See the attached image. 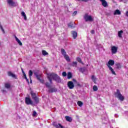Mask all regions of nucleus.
<instances>
[{
  "label": "nucleus",
  "mask_w": 128,
  "mask_h": 128,
  "mask_svg": "<svg viewBox=\"0 0 128 128\" xmlns=\"http://www.w3.org/2000/svg\"><path fill=\"white\" fill-rule=\"evenodd\" d=\"M61 53L64 56H66V50H64V49H61Z\"/></svg>",
  "instance_id": "6ab92c4d"
},
{
  "label": "nucleus",
  "mask_w": 128,
  "mask_h": 128,
  "mask_svg": "<svg viewBox=\"0 0 128 128\" xmlns=\"http://www.w3.org/2000/svg\"><path fill=\"white\" fill-rule=\"evenodd\" d=\"M115 116H116V118H118V116H116V114H115Z\"/></svg>",
  "instance_id": "79ce46f5"
},
{
  "label": "nucleus",
  "mask_w": 128,
  "mask_h": 128,
  "mask_svg": "<svg viewBox=\"0 0 128 128\" xmlns=\"http://www.w3.org/2000/svg\"><path fill=\"white\" fill-rule=\"evenodd\" d=\"M68 86L70 90H72V88H74V82L72 81H70L68 82Z\"/></svg>",
  "instance_id": "1a4fd4ad"
},
{
  "label": "nucleus",
  "mask_w": 128,
  "mask_h": 128,
  "mask_svg": "<svg viewBox=\"0 0 128 128\" xmlns=\"http://www.w3.org/2000/svg\"><path fill=\"white\" fill-rule=\"evenodd\" d=\"M48 92H56V90H54V88H51L49 89Z\"/></svg>",
  "instance_id": "c756f323"
},
{
  "label": "nucleus",
  "mask_w": 128,
  "mask_h": 128,
  "mask_svg": "<svg viewBox=\"0 0 128 128\" xmlns=\"http://www.w3.org/2000/svg\"><path fill=\"white\" fill-rule=\"evenodd\" d=\"M33 100H34L36 104H38V97H36L34 98H33Z\"/></svg>",
  "instance_id": "a878e982"
},
{
  "label": "nucleus",
  "mask_w": 128,
  "mask_h": 128,
  "mask_svg": "<svg viewBox=\"0 0 128 128\" xmlns=\"http://www.w3.org/2000/svg\"><path fill=\"white\" fill-rule=\"evenodd\" d=\"M2 92H4V90H2Z\"/></svg>",
  "instance_id": "37998d69"
},
{
  "label": "nucleus",
  "mask_w": 128,
  "mask_h": 128,
  "mask_svg": "<svg viewBox=\"0 0 128 128\" xmlns=\"http://www.w3.org/2000/svg\"><path fill=\"white\" fill-rule=\"evenodd\" d=\"M22 72L23 74H25V73H24V70H22Z\"/></svg>",
  "instance_id": "a19ab883"
},
{
  "label": "nucleus",
  "mask_w": 128,
  "mask_h": 128,
  "mask_svg": "<svg viewBox=\"0 0 128 128\" xmlns=\"http://www.w3.org/2000/svg\"><path fill=\"white\" fill-rule=\"evenodd\" d=\"M72 37L74 38V39L76 38L78 36V33L76 32L72 31Z\"/></svg>",
  "instance_id": "f8f14e48"
},
{
  "label": "nucleus",
  "mask_w": 128,
  "mask_h": 128,
  "mask_svg": "<svg viewBox=\"0 0 128 128\" xmlns=\"http://www.w3.org/2000/svg\"><path fill=\"white\" fill-rule=\"evenodd\" d=\"M62 76H66V72H64L62 73Z\"/></svg>",
  "instance_id": "72a5a7b5"
},
{
  "label": "nucleus",
  "mask_w": 128,
  "mask_h": 128,
  "mask_svg": "<svg viewBox=\"0 0 128 128\" xmlns=\"http://www.w3.org/2000/svg\"><path fill=\"white\" fill-rule=\"evenodd\" d=\"M124 34V31H122V30L119 31L118 32V36L119 38H122V34Z\"/></svg>",
  "instance_id": "4468645a"
},
{
  "label": "nucleus",
  "mask_w": 128,
  "mask_h": 128,
  "mask_svg": "<svg viewBox=\"0 0 128 128\" xmlns=\"http://www.w3.org/2000/svg\"><path fill=\"white\" fill-rule=\"evenodd\" d=\"M68 26H70V24H68Z\"/></svg>",
  "instance_id": "a18cd8bd"
},
{
  "label": "nucleus",
  "mask_w": 128,
  "mask_h": 128,
  "mask_svg": "<svg viewBox=\"0 0 128 128\" xmlns=\"http://www.w3.org/2000/svg\"><path fill=\"white\" fill-rule=\"evenodd\" d=\"M111 52L112 54H116V52H118V47L116 46H112L111 47Z\"/></svg>",
  "instance_id": "6e6552de"
},
{
  "label": "nucleus",
  "mask_w": 128,
  "mask_h": 128,
  "mask_svg": "<svg viewBox=\"0 0 128 128\" xmlns=\"http://www.w3.org/2000/svg\"><path fill=\"white\" fill-rule=\"evenodd\" d=\"M90 32H91V34H94V30H92Z\"/></svg>",
  "instance_id": "58836bf2"
},
{
  "label": "nucleus",
  "mask_w": 128,
  "mask_h": 128,
  "mask_svg": "<svg viewBox=\"0 0 128 128\" xmlns=\"http://www.w3.org/2000/svg\"><path fill=\"white\" fill-rule=\"evenodd\" d=\"M47 77L50 84H52V80H56L57 82H62L60 76L54 73H50L47 74Z\"/></svg>",
  "instance_id": "f257e3e1"
},
{
  "label": "nucleus",
  "mask_w": 128,
  "mask_h": 128,
  "mask_svg": "<svg viewBox=\"0 0 128 128\" xmlns=\"http://www.w3.org/2000/svg\"><path fill=\"white\" fill-rule=\"evenodd\" d=\"M64 58L67 62H70V56H68L66 54L65 56H64Z\"/></svg>",
  "instance_id": "aec40b11"
},
{
  "label": "nucleus",
  "mask_w": 128,
  "mask_h": 128,
  "mask_svg": "<svg viewBox=\"0 0 128 128\" xmlns=\"http://www.w3.org/2000/svg\"><path fill=\"white\" fill-rule=\"evenodd\" d=\"M76 14H78V12L77 11H74L73 14H72V16H76Z\"/></svg>",
  "instance_id": "e433bc0d"
},
{
  "label": "nucleus",
  "mask_w": 128,
  "mask_h": 128,
  "mask_svg": "<svg viewBox=\"0 0 128 128\" xmlns=\"http://www.w3.org/2000/svg\"><path fill=\"white\" fill-rule=\"evenodd\" d=\"M15 38L17 42H18V44H20V46H22V42H20V39L16 38V36H15Z\"/></svg>",
  "instance_id": "2eb2a0df"
},
{
  "label": "nucleus",
  "mask_w": 128,
  "mask_h": 128,
  "mask_svg": "<svg viewBox=\"0 0 128 128\" xmlns=\"http://www.w3.org/2000/svg\"><path fill=\"white\" fill-rule=\"evenodd\" d=\"M114 60H110L108 62V63L106 64V66H108L112 74H114V76H116V72H114V70L110 66H114Z\"/></svg>",
  "instance_id": "f03ea898"
},
{
  "label": "nucleus",
  "mask_w": 128,
  "mask_h": 128,
  "mask_svg": "<svg viewBox=\"0 0 128 128\" xmlns=\"http://www.w3.org/2000/svg\"><path fill=\"white\" fill-rule=\"evenodd\" d=\"M21 14H22V16H24V20H26V13H24V12H21Z\"/></svg>",
  "instance_id": "f3484780"
},
{
  "label": "nucleus",
  "mask_w": 128,
  "mask_h": 128,
  "mask_svg": "<svg viewBox=\"0 0 128 128\" xmlns=\"http://www.w3.org/2000/svg\"><path fill=\"white\" fill-rule=\"evenodd\" d=\"M77 104L79 106H82V105L84 104L82 101H78Z\"/></svg>",
  "instance_id": "393cba45"
},
{
  "label": "nucleus",
  "mask_w": 128,
  "mask_h": 128,
  "mask_svg": "<svg viewBox=\"0 0 128 128\" xmlns=\"http://www.w3.org/2000/svg\"><path fill=\"white\" fill-rule=\"evenodd\" d=\"M7 3L10 6H18V2L14 1V0H7Z\"/></svg>",
  "instance_id": "39448f33"
},
{
  "label": "nucleus",
  "mask_w": 128,
  "mask_h": 128,
  "mask_svg": "<svg viewBox=\"0 0 128 128\" xmlns=\"http://www.w3.org/2000/svg\"><path fill=\"white\" fill-rule=\"evenodd\" d=\"M30 82H32V80H30Z\"/></svg>",
  "instance_id": "c03bdc74"
},
{
  "label": "nucleus",
  "mask_w": 128,
  "mask_h": 128,
  "mask_svg": "<svg viewBox=\"0 0 128 128\" xmlns=\"http://www.w3.org/2000/svg\"><path fill=\"white\" fill-rule=\"evenodd\" d=\"M5 88L8 90L10 88V83H6Z\"/></svg>",
  "instance_id": "dca6fc26"
},
{
  "label": "nucleus",
  "mask_w": 128,
  "mask_h": 128,
  "mask_svg": "<svg viewBox=\"0 0 128 128\" xmlns=\"http://www.w3.org/2000/svg\"><path fill=\"white\" fill-rule=\"evenodd\" d=\"M0 28L2 30L3 34H4V28H2V24H0Z\"/></svg>",
  "instance_id": "2f4dec72"
},
{
  "label": "nucleus",
  "mask_w": 128,
  "mask_h": 128,
  "mask_svg": "<svg viewBox=\"0 0 128 128\" xmlns=\"http://www.w3.org/2000/svg\"><path fill=\"white\" fill-rule=\"evenodd\" d=\"M92 82H94V84H96V76H92Z\"/></svg>",
  "instance_id": "4be33fe9"
},
{
  "label": "nucleus",
  "mask_w": 128,
  "mask_h": 128,
  "mask_svg": "<svg viewBox=\"0 0 128 128\" xmlns=\"http://www.w3.org/2000/svg\"><path fill=\"white\" fill-rule=\"evenodd\" d=\"M116 66L117 68H118V70H120V68H121L120 64V63L116 64Z\"/></svg>",
  "instance_id": "bb28decb"
},
{
  "label": "nucleus",
  "mask_w": 128,
  "mask_h": 128,
  "mask_svg": "<svg viewBox=\"0 0 128 128\" xmlns=\"http://www.w3.org/2000/svg\"><path fill=\"white\" fill-rule=\"evenodd\" d=\"M72 66H78V62H74L72 64Z\"/></svg>",
  "instance_id": "7c9ffc66"
},
{
  "label": "nucleus",
  "mask_w": 128,
  "mask_h": 128,
  "mask_svg": "<svg viewBox=\"0 0 128 128\" xmlns=\"http://www.w3.org/2000/svg\"><path fill=\"white\" fill-rule=\"evenodd\" d=\"M46 86H47V88H50V84L48 82L46 83Z\"/></svg>",
  "instance_id": "4c0bfd02"
},
{
  "label": "nucleus",
  "mask_w": 128,
  "mask_h": 128,
  "mask_svg": "<svg viewBox=\"0 0 128 128\" xmlns=\"http://www.w3.org/2000/svg\"><path fill=\"white\" fill-rule=\"evenodd\" d=\"M65 118L66 119V120H67V122H72V118L68 116H65Z\"/></svg>",
  "instance_id": "a211bd4d"
},
{
  "label": "nucleus",
  "mask_w": 128,
  "mask_h": 128,
  "mask_svg": "<svg viewBox=\"0 0 128 128\" xmlns=\"http://www.w3.org/2000/svg\"><path fill=\"white\" fill-rule=\"evenodd\" d=\"M30 94H31L32 98L34 99V98H36V96L34 92H31Z\"/></svg>",
  "instance_id": "5701e85b"
},
{
  "label": "nucleus",
  "mask_w": 128,
  "mask_h": 128,
  "mask_svg": "<svg viewBox=\"0 0 128 128\" xmlns=\"http://www.w3.org/2000/svg\"><path fill=\"white\" fill-rule=\"evenodd\" d=\"M122 13L120 12V11L118 10H116L114 13V16H116V14H118V16H120V15Z\"/></svg>",
  "instance_id": "ddd939ff"
},
{
  "label": "nucleus",
  "mask_w": 128,
  "mask_h": 128,
  "mask_svg": "<svg viewBox=\"0 0 128 128\" xmlns=\"http://www.w3.org/2000/svg\"><path fill=\"white\" fill-rule=\"evenodd\" d=\"M100 1L102 2V6H103L104 8H106V6H108V2H106V0H100Z\"/></svg>",
  "instance_id": "9b49d317"
},
{
  "label": "nucleus",
  "mask_w": 128,
  "mask_h": 128,
  "mask_svg": "<svg viewBox=\"0 0 128 128\" xmlns=\"http://www.w3.org/2000/svg\"><path fill=\"white\" fill-rule=\"evenodd\" d=\"M36 114H37L36 112L34 111L33 112V114H32V116H36Z\"/></svg>",
  "instance_id": "c9c22d12"
},
{
  "label": "nucleus",
  "mask_w": 128,
  "mask_h": 128,
  "mask_svg": "<svg viewBox=\"0 0 128 128\" xmlns=\"http://www.w3.org/2000/svg\"><path fill=\"white\" fill-rule=\"evenodd\" d=\"M8 76H12V78H15V80H16L18 78H16V74L12 72H8Z\"/></svg>",
  "instance_id": "9d476101"
},
{
  "label": "nucleus",
  "mask_w": 128,
  "mask_h": 128,
  "mask_svg": "<svg viewBox=\"0 0 128 128\" xmlns=\"http://www.w3.org/2000/svg\"><path fill=\"white\" fill-rule=\"evenodd\" d=\"M42 54H43L44 56H48V52H46V51L45 50H42Z\"/></svg>",
  "instance_id": "412c9836"
},
{
  "label": "nucleus",
  "mask_w": 128,
  "mask_h": 128,
  "mask_svg": "<svg viewBox=\"0 0 128 128\" xmlns=\"http://www.w3.org/2000/svg\"><path fill=\"white\" fill-rule=\"evenodd\" d=\"M67 76H68V79L72 78V72H68L67 74Z\"/></svg>",
  "instance_id": "b1692460"
},
{
  "label": "nucleus",
  "mask_w": 128,
  "mask_h": 128,
  "mask_svg": "<svg viewBox=\"0 0 128 128\" xmlns=\"http://www.w3.org/2000/svg\"><path fill=\"white\" fill-rule=\"evenodd\" d=\"M32 76V71L30 70H29V76H30V79L31 78Z\"/></svg>",
  "instance_id": "cd10ccee"
},
{
  "label": "nucleus",
  "mask_w": 128,
  "mask_h": 128,
  "mask_svg": "<svg viewBox=\"0 0 128 128\" xmlns=\"http://www.w3.org/2000/svg\"><path fill=\"white\" fill-rule=\"evenodd\" d=\"M93 90L94 92H96V90H98V86H93Z\"/></svg>",
  "instance_id": "c85d7f7f"
},
{
  "label": "nucleus",
  "mask_w": 128,
  "mask_h": 128,
  "mask_svg": "<svg viewBox=\"0 0 128 128\" xmlns=\"http://www.w3.org/2000/svg\"><path fill=\"white\" fill-rule=\"evenodd\" d=\"M84 18L85 22H94V17L88 14H85L84 16Z\"/></svg>",
  "instance_id": "7ed1b4c3"
},
{
  "label": "nucleus",
  "mask_w": 128,
  "mask_h": 128,
  "mask_svg": "<svg viewBox=\"0 0 128 128\" xmlns=\"http://www.w3.org/2000/svg\"><path fill=\"white\" fill-rule=\"evenodd\" d=\"M76 60H78V62H82V59H80V58H77Z\"/></svg>",
  "instance_id": "f704fd0d"
},
{
  "label": "nucleus",
  "mask_w": 128,
  "mask_h": 128,
  "mask_svg": "<svg viewBox=\"0 0 128 128\" xmlns=\"http://www.w3.org/2000/svg\"><path fill=\"white\" fill-rule=\"evenodd\" d=\"M34 76H36V78L38 80H40V82L41 84H44V80L40 79V78H42V75L40 74H38L36 72L34 73Z\"/></svg>",
  "instance_id": "423d86ee"
},
{
  "label": "nucleus",
  "mask_w": 128,
  "mask_h": 128,
  "mask_svg": "<svg viewBox=\"0 0 128 128\" xmlns=\"http://www.w3.org/2000/svg\"><path fill=\"white\" fill-rule=\"evenodd\" d=\"M81 70H83L82 68H81Z\"/></svg>",
  "instance_id": "49530a36"
},
{
  "label": "nucleus",
  "mask_w": 128,
  "mask_h": 128,
  "mask_svg": "<svg viewBox=\"0 0 128 128\" xmlns=\"http://www.w3.org/2000/svg\"><path fill=\"white\" fill-rule=\"evenodd\" d=\"M126 16H128V11L126 12Z\"/></svg>",
  "instance_id": "ea45409f"
},
{
  "label": "nucleus",
  "mask_w": 128,
  "mask_h": 128,
  "mask_svg": "<svg viewBox=\"0 0 128 128\" xmlns=\"http://www.w3.org/2000/svg\"><path fill=\"white\" fill-rule=\"evenodd\" d=\"M25 104H32V100L30 98L26 97L25 98Z\"/></svg>",
  "instance_id": "0eeeda50"
},
{
  "label": "nucleus",
  "mask_w": 128,
  "mask_h": 128,
  "mask_svg": "<svg viewBox=\"0 0 128 128\" xmlns=\"http://www.w3.org/2000/svg\"><path fill=\"white\" fill-rule=\"evenodd\" d=\"M24 78L26 80V82H28V78H26V73H24Z\"/></svg>",
  "instance_id": "473e14b6"
},
{
  "label": "nucleus",
  "mask_w": 128,
  "mask_h": 128,
  "mask_svg": "<svg viewBox=\"0 0 128 128\" xmlns=\"http://www.w3.org/2000/svg\"><path fill=\"white\" fill-rule=\"evenodd\" d=\"M115 94L117 98L120 100H121V102L124 101V96L120 94V90H117V92Z\"/></svg>",
  "instance_id": "20e7f679"
}]
</instances>
